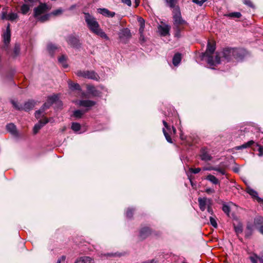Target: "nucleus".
Instances as JSON below:
<instances>
[{
	"label": "nucleus",
	"mask_w": 263,
	"mask_h": 263,
	"mask_svg": "<svg viewBox=\"0 0 263 263\" xmlns=\"http://www.w3.org/2000/svg\"><path fill=\"white\" fill-rule=\"evenodd\" d=\"M85 21L91 32L105 40H109L108 36L100 27L96 18L88 13H85Z\"/></svg>",
	"instance_id": "f257e3e1"
},
{
	"label": "nucleus",
	"mask_w": 263,
	"mask_h": 263,
	"mask_svg": "<svg viewBox=\"0 0 263 263\" xmlns=\"http://www.w3.org/2000/svg\"><path fill=\"white\" fill-rule=\"evenodd\" d=\"M173 18L175 36L179 37L181 36V31L187 26L188 23L182 18L179 7L175 8L173 10Z\"/></svg>",
	"instance_id": "f03ea898"
},
{
	"label": "nucleus",
	"mask_w": 263,
	"mask_h": 263,
	"mask_svg": "<svg viewBox=\"0 0 263 263\" xmlns=\"http://www.w3.org/2000/svg\"><path fill=\"white\" fill-rule=\"evenodd\" d=\"M215 44L214 43L208 42L207 49L206 51L203 54V58L207 57L208 63L210 66H215L219 64V52H216V55L215 59L213 58L212 54L215 50Z\"/></svg>",
	"instance_id": "7ed1b4c3"
},
{
	"label": "nucleus",
	"mask_w": 263,
	"mask_h": 263,
	"mask_svg": "<svg viewBox=\"0 0 263 263\" xmlns=\"http://www.w3.org/2000/svg\"><path fill=\"white\" fill-rule=\"evenodd\" d=\"M219 63L220 62V59L222 60H226L228 62L235 59L238 60L241 59L240 51L236 48H227L223 50L221 52H219Z\"/></svg>",
	"instance_id": "20e7f679"
},
{
	"label": "nucleus",
	"mask_w": 263,
	"mask_h": 263,
	"mask_svg": "<svg viewBox=\"0 0 263 263\" xmlns=\"http://www.w3.org/2000/svg\"><path fill=\"white\" fill-rule=\"evenodd\" d=\"M50 9V7L45 4H41L37 7L34 9V16L37 20L44 22L48 20L50 14H45L42 15Z\"/></svg>",
	"instance_id": "39448f33"
},
{
	"label": "nucleus",
	"mask_w": 263,
	"mask_h": 263,
	"mask_svg": "<svg viewBox=\"0 0 263 263\" xmlns=\"http://www.w3.org/2000/svg\"><path fill=\"white\" fill-rule=\"evenodd\" d=\"M256 228L263 235V217H257L254 219V224H248L247 227L246 235L249 236L251 235L254 229Z\"/></svg>",
	"instance_id": "423d86ee"
},
{
	"label": "nucleus",
	"mask_w": 263,
	"mask_h": 263,
	"mask_svg": "<svg viewBox=\"0 0 263 263\" xmlns=\"http://www.w3.org/2000/svg\"><path fill=\"white\" fill-rule=\"evenodd\" d=\"M58 100V96L56 95L48 97L47 101L44 103L42 108L35 112V116L36 118H40L45 110L49 108L52 104L56 102Z\"/></svg>",
	"instance_id": "0eeeda50"
},
{
	"label": "nucleus",
	"mask_w": 263,
	"mask_h": 263,
	"mask_svg": "<svg viewBox=\"0 0 263 263\" xmlns=\"http://www.w3.org/2000/svg\"><path fill=\"white\" fill-rule=\"evenodd\" d=\"M163 123L164 126H165V128L167 129V132L165 130V128L163 129V132L164 134V135L166 139V140L172 143V139L171 138V136L170 135V134H172V133L173 134H175L176 132V130L174 127H172V128L171 129L170 126L168 125L167 122L165 121H163Z\"/></svg>",
	"instance_id": "6e6552de"
},
{
	"label": "nucleus",
	"mask_w": 263,
	"mask_h": 263,
	"mask_svg": "<svg viewBox=\"0 0 263 263\" xmlns=\"http://www.w3.org/2000/svg\"><path fill=\"white\" fill-rule=\"evenodd\" d=\"M77 74L79 77L95 80H98L99 78L98 75L93 71H79Z\"/></svg>",
	"instance_id": "1a4fd4ad"
},
{
	"label": "nucleus",
	"mask_w": 263,
	"mask_h": 263,
	"mask_svg": "<svg viewBox=\"0 0 263 263\" xmlns=\"http://www.w3.org/2000/svg\"><path fill=\"white\" fill-rule=\"evenodd\" d=\"M199 206L201 211H204L209 205L212 204V200L211 199L206 197H199L198 199Z\"/></svg>",
	"instance_id": "9d476101"
},
{
	"label": "nucleus",
	"mask_w": 263,
	"mask_h": 263,
	"mask_svg": "<svg viewBox=\"0 0 263 263\" xmlns=\"http://www.w3.org/2000/svg\"><path fill=\"white\" fill-rule=\"evenodd\" d=\"M68 83L69 89L71 90H77L81 98H86L88 97L87 95L82 91L80 86L78 83H73L71 81H69Z\"/></svg>",
	"instance_id": "9b49d317"
},
{
	"label": "nucleus",
	"mask_w": 263,
	"mask_h": 263,
	"mask_svg": "<svg viewBox=\"0 0 263 263\" xmlns=\"http://www.w3.org/2000/svg\"><path fill=\"white\" fill-rule=\"evenodd\" d=\"M17 18L18 15L16 13L11 12L9 14H7L6 11L5 10H3V11L2 12V18L3 20L13 21Z\"/></svg>",
	"instance_id": "f8f14e48"
},
{
	"label": "nucleus",
	"mask_w": 263,
	"mask_h": 263,
	"mask_svg": "<svg viewBox=\"0 0 263 263\" xmlns=\"http://www.w3.org/2000/svg\"><path fill=\"white\" fill-rule=\"evenodd\" d=\"M171 26L168 25L164 24L163 25H159L158 27L159 33L162 36H166L169 34Z\"/></svg>",
	"instance_id": "ddd939ff"
},
{
	"label": "nucleus",
	"mask_w": 263,
	"mask_h": 263,
	"mask_svg": "<svg viewBox=\"0 0 263 263\" xmlns=\"http://www.w3.org/2000/svg\"><path fill=\"white\" fill-rule=\"evenodd\" d=\"M75 103L79 106L86 107H90L96 104L95 101L91 100H77L75 101Z\"/></svg>",
	"instance_id": "4468645a"
},
{
	"label": "nucleus",
	"mask_w": 263,
	"mask_h": 263,
	"mask_svg": "<svg viewBox=\"0 0 263 263\" xmlns=\"http://www.w3.org/2000/svg\"><path fill=\"white\" fill-rule=\"evenodd\" d=\"M48 120L46 118H43L42 120H40V121L36 123L33 128V133L36 134L38 133L40 129L46 123L48 122Z\"/></svg>",
	"instance_id": "2eb2a0df"
},
{
	"label": "nucleus",
	"mask_w": 263,
	"mask_h": 263,
	"mask_svg": "<svg viewBox=\"0 0 263 263\" xmlns=\"http://www.w3.org/2000/svg\"><path fill=\"white\" fill-rule=\"evenodd\" d=\"M11 32L9 25H8L6 31L3 34L4 43L6 45H8L10 41Z\"/></svg>",
	"instance_id": "dca6fc26"
},
{
	"label": "nucleus",
	"mask_w": 263,
	"mask_h": 263,
	"mask_svg": "<svg viewBox=\"0 0 263 263\" xmlns=\"http://www.w3.org/2000/svg\"><path fill=\"white\" fill-rule=\"evenodd\" d=\"M130 32L127 28H124L121 30L119 33V38L121 41H125V40L128 39L130 37Z\"/></svg>",
	"instance_id": "f3484780"
},
{
	"label": "nucleus",
	"mask_w": 263,
	"mask_h": 263,
	"mask_svg": "<svg viewBox=\"0 0 263 263\" xmlns=\"http://www.w3.org/2000/svg\"><path fill=\"white\" fill-rule=\"evenodd\" d=\"M246 192L248 194H249L252 197L255 198L259 203H261L263 202V200H262L260 198H259L258 196L257 193L255 191L251 189L250 187L248 186L246 188Z\"/></svg>",
	"instance_id": "a211bd4d"
},
{
	"label": "nucleus",
	"mask_w": 263,
	"mask_h": 263,
	"mask_svg": "<svg viewBox=\"0 0 263 263\" xmlns=\"http://www.w3.org/2000/svg\"><path fill=\"white\" fill-rule=\"evenodd\" d=\"M98 11L99 13L108 17H112L115 15V13L114 12L110 11L106 8L98 9Z\"/></svg>",
	"instance_id": "6ab92c4d"
},
{
	"label": "nucleus",
	"mask_w": 263,
	"mask_h": 263,
	"mask_svg": "<svg viewBox=\"0 0 263 263\" xmlns=\"http://www.w3.org/2000/svg\"><path fill=\"white\" fill-rule=\"evenodd\" d=\"M87 90L88 92L93 96L99 97L100 96L101 92L92 85H87Z\"/></svg>",
	"instance_id": "aec40b11"
},
{
	"label": "nucleus",
	"mask_w": 263,
	"mask_h": 263,
	"mask_svg": "<svg viewBox=\"0 0 263 263\" xmlns=\"http://www.w3.org/2000/svg\"><path fill=\"white\" fill-rule=\"evenodd\" d=\"M249 258L252 263H263V254L260 256H258L256 254H252Z\"/></svg>",
	"instance_id": "412c9836"
},
{
	"label": "nucleus",
	"mask_w": 263,
	"mask_h": 263,
	"mask_svg": "<svg viewBox=\"0 0 263 263\" xmlns=\"http://www.w3.org/2000/svg\"><path fill=\"white\" fill-rule=\"evenodd\" d=\"M200 157L202 160L205 161H210L212 159V157L205 149H202L201 151Z\"/></svg>",
	"instance_id": "4be33fe9"
},
{
	"label": "nucleus",
	"mask_w": 263,
	"mask_h": 263,
	"mask_svg": "<svg viewBox=\"0 0 263 263\" xmlns=\"http://www.w3.org/2000/svg\"><path fill=\"white\" fill-rule=\"evenodd\" d=\"M74 263H94V261L89 257L84 256L77 259Z\"/></svg>",
	"instance_id": "5701e85b"
},
{
	"label": "nucleus",
	"mask_w": 263,
	"mask_h": 263,
	"mask_svg": "<svg viewBox=\"0 0 263 263\" xmlns=\"http://www.w3.org/2000/svg\"><path fill=\"white\" fill-rule=\"evenodd\" d=\"M67 42L73 47H77L78 45L79 40L74 36H70L67 39Z\"/></svg>",
	"instance_id": "b1692460"
},
{
	"label": "nucleus",
	"mask_w": 263,
	"mask_h": 263,
	"mask_svg": "<svg viewBox=\"0 0 263 263\" xmlns=\"http://www.w3.org/2000/svg\"><path fill=\"white\" fill-rule=\"evenodd\" d=\"M151 233V231L147 227H145L142 228L140 230V236L141 238L144 239L147 236H148Z\"/></svg>",
	"instance_id": "393cba45"
},
{
	"label": "nucleus",
	"mask_w": 263,
	"mask_h": 263,
	"mask_svg": "<svg viewBox=\"0 0 263 263\" xmlns=\"http://www.w3.org/2000/svg\"><path fill=\"white\" fill-rule=\"evenodd\" d=\"M181 60V54L179 53H176L173 59V63L175 66H177Z\"/></svg>",
	"instance_id": "a878e982"
},
{
	"label": "nucleus",
	"mask_w": 263,
	"mask_h": 263,
	"mask_svg": "<svg viewBox=\"0 0 263 263\" xmlns=\"http://www.w3.org/2000/svg\"><path fill=\"white\" fill-rule=\"evenodd\" d=\"M138 22L140 24L139 31L140 34V37H141L144 29V20L142 18L140 17L138 18Z\"/></svg>",
	"instance_id": "bb28decb"
},
{
	"label": "nucleus",
	"mask_w": 263,
	"mask_h": 263,
	"mask_svg": "<svg viewBox=\"0 0 263 263\" xmlns=\"http://www.w3.org/2000/svg\"><path fill=\"white\" fill-rule=\"evenodd\" d=\"M205 179L211 182L213 184H217L219 183L218 179L213 175H209L206 177Z\"/></svg>",
	"instance_id": "cd10ccee"
},
{
	"label": "nucleus",
	"mask_w": 263,
	"mask_h": 263,
	"mask_svg": "<svg viewBox=\"0 0 263 263\" xmlns=\"http://www.w3.org/2000/svg\"><path fill=\"white\" fill-rule=\"evenodd\" d=\"M6 128L8 131H9L12 134H15L16 133V126L13 123L8 124L6 126Z\"/></svg>",
	"instance_id": "c85d7f7f"
},
{
	"label": "nucleus",
	"mask_w": 263,
	"mask_h": 263,
	"mask_svg": "<svg viewBox=\"0 0 263 263\" xmlns=\"http://www.w3.org/2000/svg\"><path fill=\"white\" fill-rule=\"evenodd\" d=\"M59 62L62 65L64 68L67 67V64H66V57L62 55L58 59Z\"/></svg>",
	"instance_id": "c756f323"
},
{
	"label": "nucleus",
	"mask_w": 263,
	"mask_h": 263,
	"mask_svg": "<svg viewBox=\"0 0 263 263\" xmlns=\"http://www.w3.org/2000/svg\"><path fill=\"white\" fill-rule=\"evenodd\" d=\"M167 6H169L171 8L173 9L175 8L179 7L178 6H176V4L177 2V0H165Z\"/></svg>",
	"instance_id": "7c9ffc66"
},
{
	"label": "nucleus",
	"mask_w": 263,
	"mask_h": 263,
	"mask_svg": "<svg viewBox=\"0 0 263 263\" xmlns=\"http://www.w3.org/2000/svg\"><path fill=\"white\" fill-rule=\"evenodd\" d=\"M254 143V141L253 140H250L249 141H248V142L239 146H238L237 147V149H242V148H248V147H250L253 143Z\"/></svg>",
	"instance_id": "2f4dec72"
},
{
	"label": "nucleus",
	"mask_w": 263,
	"mask_h": 263,
	"mask_svg": "<svg viewBox=\"0 0 263 263\" xmlns=\"http://www.w3.org/2000/svg\"><path fill=\"white\" fill-rule=\"evenodd\" d=\"M225 16L232 18H240L241 16V14L238 12H235L227 14Z\"/></svg>",
	"instance_id": "473e14b6"
},
{
	"label": "nucleus",
	"mask_w": 263,
	"mask_h": 263,
	"mask_svg": "<svg viewBox=\"0 0 263 263\" xmlns=\"http://www.w3.org/2000/svg\"><path fill=\"white\" fill-rule=\"evenodd\" d=\"M30 10V6L27 4H23L21 8V11L22 14H27Z\"/></svg>",
	"instance_id": "72a5a7b5"
},
{
	"label": "nucleus",
	"mask_w": 263,
	"mask_h": 263,
	"mask_svg": "<svg viewBox=\"0 0 263 263\" xmlns=\"http://www.w3.org/2000/svg\"><path fill=\"white\" fill-rule=\"evenodd\" d=\"M85 111L82 110H76L73 112V116L76 118H80L85 113Z\"/></svg>",
	"instance_id": "f704fd0d"
},
{
	"label": "nucleus",
	"mask_w": 263,
	"mask_h": 263,
	"mask_svg": "<svg viewBox=\"0 0 263 263\" xmlns=\"http://www.w3.org/2000/svg\"><path fill=\"white\" fill-rule=\"evenodd\" d=\"M33 107V104L31 102H26L24 105L23 109L26 111H28L32 109Z\"/></svg>",
	"instance_id": "c9c22d12"
},
{
	"label": "nucleus",
	"mask_w": 263,
	"mask_h": 263,
	"mask_svg": "<svg viewBox=\"0 0 263 263\" xmlns=\"http://www.w3.org/2000/svg\"><path fill=\"white\" fill-rule=\"evenodd\" d=\"M47 49L49 53L51 54L57 49V47L52 44H49L47 46Z\"/></svg>",
	"instance_id": "e433bc0d"
},
{
	"label": "nucleus",
	"mask_w": 263,
	"mask_h": 263,
	"mask_svg": "<svg viewBox=\"0 0 263 263\" xmlns=\"http://www.w3.org/2000/svg\"><path fill=\"white\" fill-rule=\"evenodd\" d=\"M81 125L78 123H73L71 125V128L76 132H78L80 129Z\"/></svg>",
	"instance_id": "4c0bfd02"
},
{
	"label": "nucleus",
	"mask_w": 263,
	"mask_h": 263,
	"mask_svg": "<svg viewBox=\"0 0 263 263\" xmlns=\"http://www.w3.org/2000/svg\"><path fill=\"white\" fill-rule=\"evenodd\" d=\"M210 221L211 224L215 228H216L217 227V223L216 220V219L215 217L211 216L210 217Z\"/></svg>",
	"instance_id": "58836bf2"
},
{
	"label": "nucleus",
	"mask_w": 263,
	"mask_h": 263,
	"mask_svg": "<svg viewBox=\"0 0 263 263\" xmlns=\"http://www.w3.org/2000/svg\"><path fill=\"white\" fill-rule=\"evenodd\" d=\"M20 46L16 44L14 46L13 52L14 54V56H16L20 52Z\"/></svg>",
	"instance_id": "ea45409f"
},
{
	"label": "nucleus",
	"mask_w": 263,
	"mask_h": 263,
	"mask_svg": "<svg viewBox=\"0 0 263 263\" xmlns=\"http://www.w3.org/2000/svg\"><path fill=\"white\" fill-rule=\"evenodd\" d=\"M243 3L251 8H254V5L250 0H243Z\"/></svg>",
	"instance_id": "a19ab883"
},
{
	"label": "nucleus",
	"mask_w": 263,
	"mask_h": 263,
	"mask_svg": "<svg viewBox=\"0 0 263 263\" xmlns=\"http://www.w3.org/2000/svg\"><path fill=\"white\" fill-rule=\"evenodd\" d=\"M207 0H192L193 2L198 5L199 6H202L203 3Z\"/></svg>",
	"instance_id": "79ce46f5"
},
{
	"label": "nucleus",
	"mask_w": 263,
	"mask_h": 263,
	"mask_svg": "<svg viewBox=\"0 0 263 263\" xmlns=\"http://www.w3.org/2000/svg\"><path fill=\"white\" fill-rule=\"evenodd\" d=\"M214 171H217V172H218L219 173H220L221 175H225L226 174V172L225 171L223 170V169H222V168H220L219 167H214Z\"/></svg>",
	"instance_id": "37998d69"
},
{
	"label": "nucleus",
	"mask_w": 263,
	"mask_h": 263,
	"mask_svg": "<svg viewBox=\"0 0 263 263\" xmlns=\"http://www.w3.org/2000/svg\"><path fill=\"white\" fill-rule=\"evenodd\" d=\"M63 12V10L61 9H59L58 10H56L54 11H53L51 13V14H53L54 15H58L61 14Z\"/></svg>",
	"instance_id": "c03bdc74"
},
{
	"label": "nucleus",
	"mask_w": 263,
	"mask_h": 263,
	"mask_svg": "<svg viewBox=\"0 0 263 263\" xmlns=\"http://www.w3.org/2000/svg\"><path fill=\"white\" fill-rule=\"evenodd\" d=\"M235 232L237 234L241 233L242 232V228L241 226H238L235 227Z\"/></svg>",
	"instance_id": "a18cd8bd"
},
{
	"label": "nucleus",
	"mask_w": 263,
	"mask_h": 263,
	"mask_svg": "<svg viewBox=\"0 0 263 263\" xmlns=\"http://www.w3.org/2000/svg\"><path fill=\"white\" fill-rule=\"evenodd\" d=\"M189 170L194 174H197L201 171V169L199 167L196 168H190Z\"/></svg>",
	"instance_id": "49530a36"
},
{
	"label": "nucleus",
	"mask_w": 263,
	"mask_h": 263,
	"mask_svg": "<svg viewBox=\"0 0 263 263\" xmlns=\"http://www.w3.org/2000/svg\"><path fill=\"white\" fill-rule=\"evenodd\" d=\"M222 210L224 213L228 214L230 212V208L227 205H223L222 207Z\"/></svg>",
	"instance_id": "de8ad7c7"
},
{
	"label": "nucleus",
	"mask_w": 263,
	"mask_h": 263,
	"mask_svg": "<svg viewBox=\"0 0 263 263\" xmlns=\"http://www.w3.org/2000/svg\"><path fill=\"white\" fill-rule=\"evenodd\" d=\"M12 103L14 106V107H15L16 109H22L23 107H22L21 106H20L16 102H15L14 101H12Z\"/></svg>",
	"instance_id": "09e8293b"
},
{
	"label": "nucleus",
	"mask_w": 263,
	"mask_h": 263,
	"mask_svg": "<svg viewBox=\"0 0 263 263\" xmlns=\"http://www.w3.org/2000/svg\"><path fill=\"white\" fill-rule=\"evenodd\" d=\"M126 215L127 217H131L133 215V210L128 209L126 212Z\"/></svg>",
	"instance_id": "8fccbe9b"
},
{
	"label": "nucleus",
	"mask_w": 263,
	"mask_h": 263,
	"mask_svg": "<svg viewBox=\"0 0 263 263\" xmlns=\"http://www.w3.org/2000/svg\"><path fill=\"white\" fill-rule=\"evenodd\" d=\"M212 204H210V205H209L206 209H207L208 212L209 214H210L211 215H213L214 214V212H213V210L212 208Z\"/></svg>",
	"instance_id": "3c124183"
},
{
	"label": "nucleus",
	"mask_w": 263,
	"mask_h": 263,
	"mask_svg": "<svg viewBox=\"0 0 263 263\" xmlns=\"http://www.w3.org/2000/svg\"><path fill=\"white\" fill-rule=\"evenodd\" d=\"M258 146L259 156H261L263 155V146L257 144Z\"/></svg>",
	"instance_id": "603ef678"
},
{
	"label": "nucleus",
	"mask_w": 263,
	"mask_h": 263,
	"mask_svg": "<svg viewBox=\"0 0 263 263\" xmlns=\"http://www.w3.org/2000/svg\"><path fill=\"white\" fill-rule=\"evenodd\" d=\"M122 3L127 5L128 6L132 5V2L130 0H121Z\"/></svg>",
	"instance_id": "864d4df0"
},
{
	"label": "nucleus",
	"mask_w": 263,
	"mask_h": 263,
	"mask_svg": "<svg viewBox=\"0 0 263 263\" xmlns=\"http://www.w3.org/2000/svg\"><path fill=\"white\" fill-rule=\"evenodd\" d=\"M205 192L206 193H207L208 194H211V193H213L215 192V191L214 190L212 189H211V188H208V189H206V190H205Z\"/></svg>",
	"instance_id": "5fc2aeb1"
},
{
	"label": "nucleus",
	"mask_w": 263,
	"mask_h": 263,
	"mask_svg": "<svg viewBox=\"0 0 263 263\" xmlns=\"http://www.w3.org/2000/svg\"><path fill=\"white\" fill-rule=\"evenodd\" d=\"M214 167L213 166H209V167H205L203 168V170L204 171H212L214 170Z\"/></svg>",
	"instance_id": "6e6d98bb"
},
{
	"label": "nucleus",
	"mask_w": 263,
	"mask_h": 263,
	"mask_svg": "<svg viewBox=\"0 0 263 263\" xmlns=\"http://www.w3.org/2000/svg\"><path fill=\"white\" fill-rule=\"evenodd\" d=\"M65 259H66V256H62L58 260H60V262H61V261H65Z\"/></svg>",
	"instance_id": "4d7b16f0"
},
{
	"label": "nucleus",
	"mask_w": 263,
	"mask_h": 263,
	"mask_svg": "<svg viewBox=\"0 0 263 263\" xmlns=\"http://www.w3.org/2000/svg\"><path fill=\"white\" fill-rule=\"evenodd\" d=\"M142 263H156V261H155V260L153 259L149 261H144Z\"/></svg>",
	"instance_id": "13d9d810"
},
{
	"label": "nucleus",
	"mask_w": 263,
	"mask_h": 263,
	"mask_svg": "<svg viewBox=\"0 0 263 263\" xmlns=\"http://www.w3.org/2000/svg\"><path fill=\"white\" fill-rule=\"evenodd\" d=\"M180 139L182 140H184L185 139V137L182 133L180 134Z\"/></svg>",
	"instance_id": "bf43d9fd"
},
{
	"label": "nucleus",
	"mask_w": 263,
	"mask_h": 263,
	"mask_svg": "<svg viewBox=\"0 0 263 263\" xmlns=\"http://www.w3.org/2000/svg\"><path fill=\"white\" fill-rule=\"evenodd\" d=\"M135 4H136V7H137L139 6L140 0H135Z\"/></svg>",
	"instance_id": "052dcab7"
},
{
	"label": "nucleus",
	"mask_w": 263,
	"mask_h": 263,
	"mask_svg": "<svg viewBox=\"0 0 263 263\" xmlns=\"http://www.w3.org/2000/svg\"><path fill=\"white\" fill-rule=\"evenodd\" d=\"M57 263H60V260H58Z\"/></svg>",
	"instance_id": "680f3d73"
},
{
	"label": "nucleus",
	"mask_w": 263,
	"mask_h": 263,
	"mask_svg": "<svg viewBox=\"0 0 263 263\" xmlns=\"http://www.w3.org/2000/svg\"><path fill=\"white\" fill-rule=\"evenodd\" d=\"M108 256H111V254H107Z\"/></svg>",
	"instance_id": "e2e57ef3"
}]
</instances>
